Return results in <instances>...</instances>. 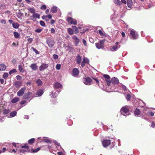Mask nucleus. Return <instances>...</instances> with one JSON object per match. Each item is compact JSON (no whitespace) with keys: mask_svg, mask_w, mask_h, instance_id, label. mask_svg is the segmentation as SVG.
<instances>
[{"mask_svg":"<svg viewBox=\"0 0 155 155\" xmlns=\"http://www.w3.org/2000/svg\"><path fill=\"white\" fill-rule=\"evenodd\" d=\"M17 72V71L15 69H13L10 71L9 72V74H11L12 73H16Z\"/></svg>","mask_w":155,"mask_h":155,"instance_id":"obj_47","label":"nucleus"},{"mask_svg":"<svg viewBox=\"0 0 155 155\" xmlns=\"http://www.w3.org/2000/svg\"><path fill=\"white\" fill-rule=\"evenodd\" d=\"M16 78L17 80H21V77L19 75H18L16 76Z\"/></svg>","mask_w":155,"mask_h":155,"instance_id":"obj_54","label":"nucleus"},{"mask_svg":"<svg viewBox=\"0 0 155 155\" xmlns=\"http://www.w3.org/2000/svg\"><path fill=\"white\" fill-rule=\"evenodd\" d=\"M22 82L21 81H17L14 83V85L17 88H19L21 86Z\"/></svg>","mask_w":155,"mask_h":155,"instance_id":"obj_17","label":"nucleus"},{"mask_svg":"<svg viewBox=\"0 0 155 155\" xmlns=\"http://www.w3.org/2000/svg\"><path fill=\"white\" fill-rule=\"evenodd\" d=\"M130 34L131 35L133 39H136L137 38V35H136L135 33L133 31L131 30L130 31Z\"/></svg>","mask_w":155,"mask_h":155,"instance_id":"obj_19","label":"nucleus"},{"mask_svg":"<svg viewBox=\"0 0 155 155\" xmlns=\"http://www.w3.org/2000/svg\"><path fill=\"white\" fill-rule=\"evenodd\" d=\"M26 103V101H21V102H20V104L21 105H23V104H24Z\"/></svg>","mask_w":155,"mask_h":155,"instance_id":"obj_64","label":"nucleus"},{"mask_svg":"<svg viewBox=\"0 0 155 155\" xmlns=\"http://www.w3.org/2000/svg\"><path fill=\"white\" fill-rule=\"evenodd\" d=\"M72 28L73 30V31H74V33L75 34H77L79 32L78 28L76 26H73Z\"/></svg>","mask_w":155,"mask_h":155,"instance_id":"obj_25","label":"nucleus"},{"mask_svg":"<svg viewBox=\"0 0 155 155\" xmlns=\"http://www.w3.org/2000/svg\"><path fill=\"white\" fill-rule=\"evenodd\" d=\"M111 141L110 140H104L102 142V144L104 147H107L111 144Z\"/></svg>","mask_w":155,"mask_h":155,"instance_id":"obj_9","label":"nucleus"},{"mask_svg":"<svg viewBox=\"0 0 155 155\" xmlns=\"http://www.w3.org/2000/svg\"><path fill=\"white\" fill-rule=\"evenodd\" d=\"M27 40L28 42L31 43L33 41V39L32 38H29Z\"/></svg>","mask_w":155,"mask_h":155,"instance_id":"obj_55","label":"nucleus"},{"mask_svg":"<svg viewBox=\"0 0 155 155\" xmlns=\"http://www.w3.org/2000/svg\"><path fill=\"white\" fill-rule=\"evenodd\" d=\"M29 147L27 143H25L24 146L21 147V149L20 150V153H25L29 151Z\"/></svg>","mask_w":155,"mask_h":155,"instance_id":"obj_4","label":"nucleus"},{"mask_svg":"<svg viewBox=\"0 0 155 155\" xmlns=\"http://www.w3.org/2000/svg\"><path fill=\"white\" fill-rule=\"evenodd\" d=\"M43 141L44 142H46L48 143H51V141L48 139H45L43 140Z\"/></svg>","mask_w":155,"mask_h":155,"instance_id":"obj_44","label":"nucleus"},{"mask_svg":"<svg viewBox=\"0 0 155 155\" xmlns=\"http://www.w3.org/2000/svg\"><path fill=\"white\" fill-rule=\"evenodd\" d=\"M46 5H42L41 7V9L42 10H45L46 9Z\"/></svg>","mask_w":155,"mask_h":155,"instance_id":"obj_51","label":"nucleus"},{"mask_svg":"<svg viewBox=\"0 0 155 155\" xmlns=\"http://www.w3.org/2000/svg\"><path fill=\"white\" fill-rule=\"evenodd\" d=\"M68 50L70 52H72L74 50V48L70 46H68Z\"/></svg>","mask_w":155,"mask_h":155,"instance_id":"obj_40","label":"nucleus"},{"mask_svg":"<svg viewBox=\"0 0 155 155\" xmlns=\"http://www.w3.org/2000/svg\"><path fill=\"white\" fill-rule=\"evenodd\" d=\"M16 114L17 112L15 111L11 112L10 114V115L12 117H13L15 116L16 115Z\"/></svg>","mask_w":155,"mask_h":155,"instance_id":"obj_37","label":"nucleus"},{"mask_svg":"<svg viewBox=\"0 0 155 155\" xmlns=\"http://www.w3.org/2000/svg\"><path fill=\"white\" fill-rule=\"evenodd\" d=\"M104 77L105 78V80L107 82V85L109 86L111 83V81L110 80V77L107 74H104L103 75Z\"/></svg>","mask_w":155,"mask_h":155,"instance_id":"obj_8","label":"nucleus"},{"mask_svg":"<svg viewBox=\"0 0 155 155\" xmlns=\"http://www.w3.org/2000/svg\"><path fill=\"white\" fill-rule=\"evenodd\" d=\"M19 100V97H16L13 98L11 100V102L13 103H15L18 101Z\"/></svg>","mask_w":155,"mask_h":155,"instance_id":"obj_27","label":"nucleus"},{"mask_svg":"<svg viewBox=\"0 0 155 155\" xmlns=\"http://www.w3.org/2000/svg\"><path fill=\"white\" fill-rule=\"evenodd\" d=\"M47 16V18H48L49 19H51L52 16V15L50 14H49L46 16Z\"/></svg>","mask_w":155,"mask_h":155,"instance_id":"obj_59","label":"nucleus"},{"mask_svg":"<svg viewBox=\"0 0 155 155\" xmlns=\"http://www.w3.org/2000/svg\"><path fill=\"white\" fill-rule=\"evenodd\" d=\"M32 93L31 92H28L25 94L23 96V97L24 99H28L30 98L31 97Z\"/></svg>","mask_w":155,"mask_h":155,"instance_id":"obj_13","label":"nucleus"},{"mask_svg":"<svg viewBox=\"0 0 155 155\" xmlns=\"http://www.w3.org/2000/svg\"><path fill=\"white\" fill-rule=\"evenodd\" d=\"M6 66L4 64H0V71H4L6 68Z\"/></svg>","mask_w":155,"mask_h":155,"instance_id":"obj_28","label":"nucleus"},{"mask_svg":"<svg viewBox=\"0 0 155 155\" xmlns=\"http://www.w3.org/2000/svg\"><path fill=\"white\" fill-rule=\"evenodd\" d=\"M48 64L45 63H43L39 67V70L41 71H42L46 69L48 67Z\"/></svg>","mask_w":155,"mask_h":155,"instance_id":"obj_11","label":"nucleus"},{"mask_svg":"<svg viewBox=\"0 0 155 155\" xmlns=\"http://www.w3.org/2000/svg\"><path fill=\"white\" fill-rule=\"evenodd\" d=\"M79 72V71L77 68H74L72 71L73 76L75 77L78 75Z\"/></svg>","mask_w":155,"mask_h":155,"instance_id":"obj_15","label":"nucleus"},{"mask_svg":"<svg viewBox=\"0 0 155 155\" xmlns=\"http://www.w3.org/2000/svg\"><path fill=\"white\" fill-rule=\"evenodd\" d=\"M111 82L114 84H117L119 83V80L117 78L114 77L112 78Z\"/></svg>","mask_w":155,"mask_h":155,"instance_id":"obj_14","label":"nucleus"},{"mask_svg":"<svg viewBox=\"0 0 155 155\" xmlns=\"http://www.w3.org/2000/svg\"><path fill=\"white\" fill-rule=\"evenodd\" d=\"M8 74L7 73H5L3 75V78H6L8 77Z\"/></svg>","mask_w":155,"mask_h":155,"instance_id":"obj_46","label":"nucleus"},{"mask_svg":"<svg viewBox=\"0 0 155 155\" xmlns=\"http://www.w3.org/2000/svg\"><path fill=\"white\" fill-rule=\"evenodd\" d=\"M140 113V110L137 109L136 108L134 111V114L135 115H139Z\"/></svg>","mask_w":155,"mask_h":155,"instance_id":"obj_32","label":"nucleus"},{"mask_svg":"<svg viewBox=\"0 0 155 155\" xmlns=\"http://www.w3.org/2000/svg\"><path fill=\"white\" fill-rule=\"evenodd\" d=\"M54 143L57 145L58 146H60V144L59 143H58L57 141L56 140H54Z\"/></svg>","mask_w":155,"mask_h":155,"instance_id":"obj_52","label":"nucleus"},{"mask_svg":"<svg viewBox=\"0 0 155 155\" xmlns=\"http://www.w3.org/2000/svg\"><path fill=\"white\" fill-rule=\"evenodd\" d=\"M114 2L115 4L119 5H120L121 4V2L119 0H114Z\"/></svg>","mask_w":155,"mask_h":155,"instance_id":"obj_43","label":"nucleus"},{"mask_svg":"<svg viewBox=\"0 0 155 155\" xmlns=\"http://www.w3.org/2000/svg\"><path fill=\"white\" fill-rule=\"evenodd\" d=\"M14 35V37L15 38H20V34L17 32H16V31H14L13 32Z\"/></svg>","mask_w":155,"mask_h":155,"instance_id":"obj_26","label":"nucleus"},{"mask_svg":"<svg viewBox=\"0 0 155 155\" xmlns=\"http://www.w3.org/2000/svg\"><path fill=\"white\" fill-rule=\"evenodd\" d=\"M76 58L77 62L78 64H79L81 63V56L79 54L77 55Z\"/></svg>","mask_w":155,"mask_h":155,"instance_id":"obj_24","label":"nucleus"},{"mask_svg":"<svg viewBox=\"0 0 155 155\" xmlns=\"http://www.w3.org/2000/svg\"><path fill=\"white\" fill-rule=\"evenodd\" d=\"M93 78L95 81L98 84H99V81L96 78H94L93 77H92Z\"/></svg>","mask_w":155,"mask_h":155,"instance_id":"obj_61","label":"nucleus"},{"mask_svg":"<svg viewBox=\"0 0 155 155\" xmlns=\"http://www.w3.org/2000/svg\"><path fill=\"white\" fill-rule=\"evenodd\" d=\"M35 140V138H31L28 140V143L30 144H32L34 143Z\"/></svg>","mask_w":155,"mask_h":155,"instance_id":"obj_33","label":"nucleus"},{"mask_svg":"<svg viewBox=\"0 0 155 155\" xmlns=\"http://www.w3.org/2000/svg\"><path fill=\"white\" fill-rule=\"evenodd\" d=\"M40 16V15L39 14H38L37 13H35H35L33 14L32 16H31V19L32 20H34V18H39Z\"/></svg>","mask_w":155,"mask_h":155,"instance_id":"obj_20","label":"nucleus"},{"mask_svg":"<svg viewBox=\"0 0 155 155\" xmlns=\"http://www.w3.org/2000/svg\"><path fill=\"white\" fill-rule=\"evenodd\" d=\"M30 67L31 69L34 71H36L38 68V66L35 63L31 64Z\"/></svg>","mask_w":155,"mask_h":155,"instance_id":"obj_21","label":"nucleus"},{"mask_svg":"<svg viewBox=\"0 0 155 155\" xmlns=\"http://www.w3.org/2000/svg\"><path fill=\"white\" fill-rule=\"evenodd\" d=\"M40 25L43 27L45 26V22L43 21H40Z\"/></svg>","mask_w":155,"mask_h":155,"instance_id":"obj_50","label":"nucleus"},{"mask_svg":"<svg viewBox=\"0 0 155 155\" xmlns=\"http://www.w3.org/2000/svg\"><path fill=\"white\" fill-rule=\"evenodd\" d=\"M26 88L25 87L21 88L17 92V95L20 97L22 96L24 94V91H25Z\"/></svg>","mask_w":155,"mask_h":155,"instance_id":"obj_10","label":"nucleus"},{"mask_svg":"<svg viewBox=\"0 0 155 155\" xmlns=\"http://www.w3.org/2000/svg\"><path fill=\"white\" fill-rule=\"evenodd\" d=\"M72 38L75 41V45L76 46H78L80 41V40L79 38L76 35L73 36Z\"/></svg>","mask_w":155,"mask_h":155,"instance_id":"obj_12","label":"nucleus"},{"mask_svg":"<svg viewBox=\"0 0 155 155\" xmlns=\"http://www.w3.org/2000/svg\"><path fill=\"white\" fill-rule=\"evenodd\" d=\"M83 43V44L85 46L87 45V43L86 40L84 39L82 41Z\"/></svg>","mask_w":155,"mask_h":155,"instance_id":"obj_60","label":"nucleus"},{"mask_svg":"<svg viewBox=\"0 0 155 155\" xmlns=\"http://www.w3.org/2000/svg\"><path fill=\"white\" fill-rule=\"evenodd\" d=\"M127 5L128 7L130 8L132 5V2L131 0H127Z\"/></svg>","mask_w":155,"mask_h":155,"instance_id":"obj_31","label":"nucleus"},{"mask_svg":"<svg viewBox=\"0 0 155 155\" xmlns=\"http://www.w3.org/2000/svg\"><path fill=\"white\" fill-rule=\"evenodd\" d=\"M28 9L31 13L33 14L35 13V11L34 8H28Z\"/></svg>","mask_w":155,"mask_h":155,"instance_id":"obj_38","label":"nucleus"},{"mask_svg":"<svg viewBox=\"0 0 155 155\" xmlns=\"http://www.w3.org/2000/svg\"><path fill=\"white\" fill-rule=\"evenodd\" d=\"M18 69L21 72L23 73L25 71L23 69L22 65H19L18 66Z\"/></svg>","mask_w":155,"mask_h":155,"instance_id":"obj_34","label":"nucleus"},{"mask_svg":"<svg viewBox=\"0 0 155 155\" xmlns=\"http://www.w3.org/2000/svg\"><path fill=\"white\" fill-rule=\"evenodd\" d=\"M57 11V7L55 6L52 7L51 9V12L53 13H56Z\"/></svg>","mask_w":155,"mask_h":155,"instance_id":"obj_22","label":"nucleus"},{"mask_svg":"<svg viewBox=\"0 0 155 155\" xmlns=\"http://www.w3.org/2000/svg\"><path fill=\"white\" fill-rule=\"evenodd\" d=\"M46 42L50 48L52 47L54 44V41L51 38H48Z\"/></svg>","mask_w":155,"mask_h":155,"instance_id":"obj_5","label":"nucleus"},{"mask_svg":"<svg viewBox=\"0 0 155 155\" xmlns=\"http://www.w3.org/2000/svg\"><path fill=\"white\" fill-rule=\"evenodd\" d=\"M51 32L52 33L54 34L55 32V30L54 28H51Z\"/></svg>","mask_w":155,"mask_h":155,"instance_id":"obj_57","label":"nucleus"},{"mask_svg":"<svg viewBox=\"0 0 155 155\" xmlns=\"http://www.w3.org/2000/svg\"><path fill=\"white\" fill-rule=\"evenodd\" d=\"M62 85L59 83L56 82L54 86V88L55 89H57L61 88L62 87Z\"/></svg>","mask_w":155,"mask_h":155,"instance_id":"obj_18","label":"nucleus"},{"mask_svg":"<svg viewBox=\"0 0 155 155\" xmlns=\"http://www.w3.org/2000/svg\"><path fill=\"white\" fill-rule=\"evenodd\" d=\"M89 62L88 60L84 58H83V60L81 63V66L83 68L85 65L86 63H88Z\"/></svg>","mask_w":155,"mask_h":155,"instance_id":"obj_16","label":"nucleus"},{"mask_svg":"<svg viewBox=\"0 0 155 155\" xmlns=\"http://www.w3.org/2000/svg\"><path fill=\"white\" fill-rule=\"evenodd\" d=\"M53 57L55 59H57L58 58V56L56 54H54L53 55Z\"/></svg>","mask_w":155,"mask_h":155,"instance_id":"obj_53","label":"nucleus"},{"mask_svg":"<svg viewBox=\"0 0 155 155\" xmlns=\"http://www.w3.org/2000/svg\"><path fill=\"white\" fill-rule=\"evenodd\" d=\"M120 45H119V42H117L115 43V45L110 47V49L112 51H114L120 47Z\"/></svg>","mask_w":155,"mask_h":155,"instance_id":"obj_7","label":"nucleus"},{"mask_svg":"<svg viewBox=\"0 0 155 155\" xmlns=\"http://www.w3.org/2000/svg\"><path fill=\"white\" fill-rule=\"evenodd\" d=\"M1 22L2 24H5L6 23V21L5 19H2L1 20Z\"/></svg>","mask_w":155,"mask_h":155,"instance_id":"obj_56","label":"nucleus"},{"mask_svg":"<svg viewBox=\"0 0 155 155\" xmlns=\"http://www.w3.org/2000/svg\"><path fill=\"white\" fill-rule=\"evenodd\" d=\"M98 32L101 36H102V35H103V32L101 30H98Z\"/></svg>","mask_w":155,"mask_h":155,"instance_id":"obj_58","label":"nucleus"},{"mask_svg":"<svg viewBox=\"0 0 155 155\" xmlns=\"http://www.w3.org/2000/svg\"><path fill=\"white\" fill-rule=\"evenodd\" d=\"M32 50L36 54H39V53L38 51L36 49L33 47H32Z\"/></svg>","mask_w":155,"mask_h":155,"instance_id":"obj_45","label":"nucleus"},{"mask_svg":"<svg viewBox=\"0 0 155 155\" xmlns=\"http://www.w3.org/2000/svg\"><path fill=\"white\" fill-rule=\"evenodd\" d=\"M36 83L38 84V86H40L42 84V82L40 79H39L36 81Z\"/></svg>","mask_w":155,"mask_h":155,"instance_id":"obj_35","label":"nucleus"},{"mask_svg":"<svg viewBox=\"0 0 155 155\" xmlns=\"http://www.w3.org/2000/svg\"><path fill=\"white\" fill-rule=\"evenodd\" d=\"M82 81L85 84L90 85L91 84V83L92 81V80L89 77H86L83 78Z\"/></svg>","mask_w":155,"mask_h":155,"instance_id":"obj_3","label":"nucleus"},{"mask_svg":"<svg viewBox=\"0 0 155 155\" xmlns=\"http://www.w3.org/2000/svg\"><path fill=\"white\" fill-rule=\"evenodd\" d=\"M104 40H101L99 42L96 43L95 44L96 47L98 49H103L104 47Z\"/></svg>","mask_w":155,"mask_h":155,"instance_id":"obj_2","label":"nucleus"},{"mask_svg":"<svg viewBox=\"0 0 155 155\" xmlns=\"http://www.w3.org/2000/svg\"><path fill=\"white\" fill-rule=\"evenodd\" d=\"M68 33L70 35H71L73 34V30L71 28H69L68 29Z\"/></svg>","mask_w":155,"mask_h":155,"instance_id":"obj_39","label":"nucleus"},{"mask_svg":"<svg viewBox=\"0 0 155 155\" xmlns=\"http://www.w3.org/2000/svg\"><path fill=\"white\" fill-rule=\"evenodd\" d=\"M42 30V29H39V28H38L37 29H36L35 30V31L37 33H40Z\"/></svg>","mask_w":155,"mask_h":155,"instance_id":"obj_49","label":"nucleus"},{"mask_svg":"<svg viewBox=\"0 0 155 155\" xmlns=\"http://www.w3.org/2000/svg\"><path fill=\"white\" fill-rule=\"evenodd\" d=\"M147 114L148 116H153L154 115V113L153 112L151 111H149L147 112Z\"/></svg>","mask_w":155,"mask_h":155,"instance_id":"obj_41","label":"nucleus"},{"mask_svg":"<svg viewBox=\"0 0 155 155\" xmlns=\"http://www.w3.org/2000/svg\"><path fill=\"white\" fill-rule=\"evenodd\" d=\"M41 149V147H38L36 149H31V151L33 153H36L39 151Z\"/></svg>","mask_w":155,"mask_h":155,"instance_id":"obj_36","label":"nucleus"},{"mask_svg":"<svg viewBox=\"0 0 155 155\" xmlns=\"http://www.w3.org/2000/svg\"><path fill=\"white\" fill-rule=\"evenodd\" d=\"M67 21L68 23L74 25H77L78 23L76 19H73L72 18L70 17H68V18Z\"/></svg>","mask_w":155,"mask_h":155,"instance_id":"obj_6","label":"nucleus"},{"mask_svg":"<svg viewBox=\"0 0 155 155\" xmlns=\"http://www.w3.org/2000/svg\"><path fill=\"white\" fill-rule=\"evenodd\" d=\"M12 27L15 29H17L18 28L19 25L17 22H14L12 23Z\"/></svg>","mask_w":155,"mask_h":155,"instance_id":"obj_29","label":"nucleus"},{"mask_svg":"<svg viewBox=\"0 0 155 155\" xmlns=\"http://www.w3.org/2000/svg\"><path fill=\"white\" fill-rule=\"evenodd\" d=\"M61 65L59 64H57L56 66V68L57 70H59L61 69Z\"/></svg>","mask_w":155,"mask_h":155,"instance_id":"obj_48","label":"nucleus"},{"mask_svg":"<svg viewBox=\"0 0 155 155\" xmlns=\"http://www.w3.org/2000/svg\"><path fill=\"white\" fill-rule=\"evenodd\" d=\"M2 112L4 115H6L8 114L10 112V110L9 109H5L2 110Z\"/></svg>","mask_w":155,"mask_h":155,"instance_id":"obj_30","label":"nucleus"},{"mask_svg":"<svg viewBox=\"0 0 155 155\" xmlns=\"http://www.w3.org/2000/svg\"><path fill=\"white\" fill-rule=\"evenodd\" d=\"M129 111V109L128 107L127 106H125L122 107L120 110V112L124 116H126L127 115H128V114Z\"/></svg>","mask_w":155,"mask_h":155,"instance_id":"obj_1","label":"nucleus"},{"mask_svg":"<svg viewBox=\"0 0 155 155\" xmlns=\"http://www.w3.org/2000/svg\"><path fill=\"white\" fill-rule=\"evenodd\" d=\"M151 127L153 128L155 127V124L154 123H152L151 124Z\"/></svg>","mask_w":155,"mask_h":155,"instance_id":"obj_63","label":"nucleus"},{"mask_svg":"<svg viewBox=\"0 0 155 155\" xmlns=\"http://www.w3.org/2000/svg\"><path fill=\"white\" fill-rule=\"evenodd\" d=\"M44 92L42 90H38L36 93V95L38 97L41 96L43 93Z\"/></svg>","mask_w":155,"mask_h":155,"instance_id":"obj_23","label":"nucleus"},{"mask_svg":"<svg viewBox=\"0 0 155 155\" xmlns=\"http://www.w3.org/2000/svg\"><path fill=\"white\" fill-rule=\"evenodd\" d=\"M122 87L124 91H126L127 90V87L125 85H122Z\"/></svg>","mask_w":155,"mask_h":155,"instance_id":"obj_62","label":"nucleus"},{"mask_svg":"<svg viewBox=\"0 0 155 155\" xmlns=\"http://www.w3.org/2000/svg\"><path fill=\"white\" fill-rule=\"evenodd\" d=\"M131 96L130 94H128L126 97V99L128 101H129L131 98Z\"/></svg>","mask_w":155,"mask_h":155,"instance_id":"obj_42","label":"nucleus"}]
</instances>
